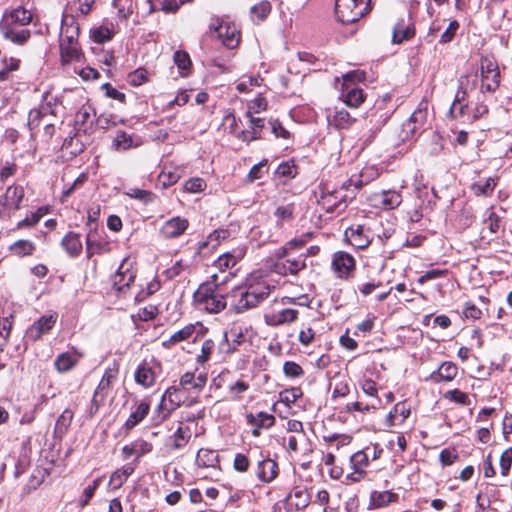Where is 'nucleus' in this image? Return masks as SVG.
I'll list each match as a JSON object with an SVG mask.
<instances>
[{
	"label": "nucleus",
	"mask_w": 512,
	"mask_h": 512,
	"mask_svg": "<svg viewBox=\"0 0 512 512\" xmlns=\"http://www.w3.org/2000/svg\"><path fill=\"white\" fill-rule=\"evenodd\" d=\"M271 291V286L261 275L250 274L244 284L235 287L231 291L233 302L231 307L237 313H243L256 307L266 299Z\"/></svg>",
	"instance_id": "nucleus-1"
},
{
	"label": "nucleus",
	"mask_w": 512,
	"mask_h": 512,
	"mask_svg": "<svg viewBox=\"0 0 512 512\" xmlns=\"http://www.w3.org/2000/svg\"><path fill=\"white\" fill-rule=\"evenodd\" d=\"M33 13L19 6L11 11H6L0 21V31L6 40H9L17 45L25 44L31 37L30 31H22L20 34H13L10 25L26 26L32 22Z\"/></svg>",
	"instance_id": "nucleus-2"
},
{
	"label": "nucleus",
	"mask_w": 512,
	"mask_h": 512,
	"mask_svg": "<svg viewBox=\"0 0 512 512\" xmlns=\"http://www.w3.org/2000/svg\"><path fill=\"white\" fill-rule=\"evenodd\" d=\"M213 281L202 283L194 293V302L199 309L209 313H219L226 308L225 296L218 290L217 275Z\"/></svg>",
	"instance_id": "nucleus-3"
},
{
	"label": "nucleus",
	"mask_w": 512,
	"mask_h": 512,
	"mask_svg": "<svg viewBox=\"0 0 512 512\" xmlns=\"http://www.w3.org/2000/svg\"><path fill=\"white\" fill-rule=\"evenodd\" d=\"M197 475L203 479L217 481L220 474L219 457L216 451L200 449L196 455Z\"/></svg>",
	"instance_id": "nucleus-4"
},
{
	"label": "nucleus",
	"mask_w": 512,
	"mask_h": 512,
	"mask_svg": "<svg viewBox=\"0 0 512 512\" xmlns=\"http://www.w3.org/2000/svg\"><path fill=\"white\" fill-rule=\"evenodd\" d=\"M368 11L366 0H336L335 15L343 24H351L358 21Z\"/></svg>",
	"instance_id": "nucleus-5"
},
{
	"label": "nucleus",
	"mask_w": 512,
	"mask_h": 512,
	"mask_svg": "<svg viewBox=\"0 0 512 512\" xmlns=\"http://www.w3.org/2000/svg\"><path fill=\"white\" fill-rule=\"evenodd\" d=\"M135 262L130 257L123 259L116 273L112 277V289L118 295H125L126 290L134 283L136 278Z\"/></svg>",
	"instance_id": "nucleus-6"
},
{
	"label": "nucleus",
	"mask_w": 512,
	"mask_h": 512,
	"mask_svg": "<svg viewBox=\"0 0 512 512\" xmlns=\"http://www.w3.org/2000/svg\"><path fill=\"white\" fill-rule=\"evenodd\" d=\"M25 196L21 185L8 186L5 193L0 195V218L10 219L13 212L20 208Z\"/></svg>",
	"instance_id": "nucleus-7"
},
{
	"label": "nucleus",
	"mask_w": 512,
	"mask_h": 512,
	"mask_svg": "<svg viewBox=\"0 0 512 512\" xmlns=\"http://www.w3.org/2000/svg\"><path fill=\"white\" fill-rule=\"evenodd\" d=\"M118 372V368L115 365L113 367L106 368L102 379L93 394L91 401V413L96 412L104 403L106 397L111 391L112 382L117 378Z\"/></svg>",
	"instance_id": "nucleus-8"
},
{
	"label": "nucleus",
	"mask_w": 512,
	"mask_h": 512,
	"mask_svg": "<svg viewBox=\"0 0 512 512\" xmlns=\"http://www.w3.org/2000/svg\"><path fill=\"white\" fill-rule=\"evenodd\" d=\"M210 30H215L217 37L227 48L233 49L238 45L239 31L233 23L216 18L212 20Z\"/></svg>",
	"instance_id": "nucleus-9"
},
{
	"label": "nucleus",
	"mask_w": 512,
	"mask_h": 512,
	"mask_svg": "<svg viewBox=\"0 0 512 512\" xmlns=\"http://www.w3.org/2000/svg\"><path fill=\"white\" fill-rule=\"evenodd\" d=\"M482 89L494 92L500 84V72L495 59L483 57L481 59Z\"/></svg>",
	"instance_id": "nucleus-10"
},
{
	"label": "nucleus",
	"mask_w": 512,
	"mask_h": 512,
	"mask_svg": "<svg viewBox=\"0 0 512 512\" xmlns=\"http://www.w3.org/2000/svg\"><path fill=\"white\" fill-rule=\"evenodd\" d=\"M354 257L344 251H337L332 255L331 270L337 278L348 279L355 270Z\"/></svg>",
	"instance_id": "nucleus-11"
},
{
	"label": "nucleus",
	"mask_w": 512,
	"mask_h": 512,
	"mask_svg": "<svg viewBox=\"0 0 512 512\" xmlns=\"http://www.w3.org/2000/svg\"><path fill=\"white\" fill-rule=\"evenodd\" d=\"M189 227L188 219L180 216L172 217L166 220L160 230L159 235L165 240L177 239L182 236Z\"/></svg>",
	"instance_id": "nucleus-12"
},
{
	"label": "nucleus",
	"mask_w": 512,
	"mask_h": 512,
	"mask_svg": "<svg viewBox=\"0 0 512 512\" xmlns=\"http://www.w3.org/2000/svg\"><path fill=\"white\" fill-rule=\"evenodd\" d=\"M79 35L80 27L75 17L73 15L64 14L62 16L58 42L80 44Z\"/></svg>",
	"instance_id": "nucleus-13"
},
{
	"label": "nucleus",
	"mask_w": 512,
	"mask_h": 512,
	"mask_svg": "<svg viewBox=\"0 0 512 512\" xmlns=\"http://www.w3.org/2000/svg\"><path fill=\"white\" fill-rule=\"evenodd\" d=\"M346 199L343 194V189L334 191H323L318 204L328 213L339 211L346 207Z\"/></svg>",
	"instance_id": "nucleus-14"
},
{
	"label": "nucleus",
	"mask_w": 512,
	"mask_h": 512,
	"mask_svg": "<svg viewBox=\"0 0 512 512\" xmlns=\"http://www.w3.org/2000/svg\"><path fill=\"white\" fill-rule=\"evenodd\" d=\"M56 321L57 315L55 313L40 317L27 329L26 337L33 342L39 340L54 327Z\"/></svg>",
	"instance_id": "nucleus-15"
},
{
	"label": "nucleus",
	"mask_w": 512,
	"mask_h": 512,
	"mask_svg": "<svg viewBox=\"0 0 512 512\" xmlns=\"http://www.w3.org/2000/svg\"><path fill=\"white\" fill-rule=\"evenodd\" d=\"M255 474L259 481L268 484L277 478L279 474V466L275 460L267 456L266 458L258 461Z\"/></svg>",
	"instance_id": "nucleus-16"
},
{
	"label": "nucleus",
	"mask_w": 512,
	"mask_h": 512,
	"mask_svg": "<svg viewBox=\"0 0 512 512\" xmlns=\"http://www.w3.org/2000/svg\"><path fill=\"white\" fill-rule=\"evenodd\" d=\"M371 200L375 207L383 210H392L402 203V195L395 190H385L374 194Z\"/></svg>",
	"instance_id": "nucleus-17"
},
{
	"label": "nucleus",
	"mask_w": 512,
	"mask_h": 512,
	"mask_svg": "<svg viewBox=\"0 0 512 512\" xmlns=\"http://www.w3.org/2000/svg\"><path fill=\"white\" fill-rule=\"evenodd\" d=\"M59 43L60 63L62 66L78 63L84 59V53L80 44Z\"/></svg>",
	"instance_id": "nucleus-18"
},
{
	"label": "nucleus",
	"mask_w": 512,
	"mask_h": 512,
	"mask_svg": "<svg viewBox=\"0 0 512 512\" xmlns=\"http://www.w3.org/2000/svg\"><path fill=\"white\" fill-rule=\"evenodd\" d=\"M264 318L267 325L277 327L295 322L298 318V311L295 309L285 308L266 314Z\"/></svg>",
	"instance_id": "nucleus-19"
},
{
	"label": "nucleus",
	"mask_w": 512,
	"mask_h": 512,
	"mask_svg": "<svg viewBox=\"0 0 512 512\" xmlns=\"http://www.w3.org/2000/svg\"><path fill=\"white\" fill-rule=\"evenodd\" d=\"M246 250L243 247L236 248L231 252H226L218 257L217 260L214 261V266L221 272H224L228 269H231L236 266V264L243 259L245 256Z\"/></svg>",
	"instance_id": "nucleus-20"
},
{
	"label": "nucleus",
	"mask_w": 512,
	"mask_h": 512,
	"mask_svg": "<svg viewBox=\"0 0 512 512\" xmlns=\"http://www.w3.org/2000/svg\"><path fill=\"white\" fill-rule=\"evenodd\" d=\"M81 357L82 354L78 353L74 348L71 351L63 352L54 361L55 369L59 373H66L77 365Z\"/></svg>",
	"instance_id": "nucleus-21"
},
{
	"label": "nucleus",
	"mask_w": 512,
	"mask_h": 512,
	"mask_svg": "<svg viewBox=\"0 0 512 512\" xmlns=\"http://www.w3.org/2000/svg\"><path fill=\"white\" fill-rule=\"evenodd\" d=\"M152 444L143 440L138 439L128 445H125L122 450V458L124 460L129 459L132 456L136 457V460H138L140 457L150 453L152 451Z\"/></svg>",
	"instance_id": "nucleus-22"
},
{
	"label": "nucleus",
	"mask_w": 512,
	"mask_h": 512,
	"mask_svg": "<svg viewBox=\"0 0 512 512\" xmlns=\"http://www.w3.org/2000/svg\"><path fill=\"white\" fill-rule=\"evenodd\" d=\"M181 387L171 386L169 387L163 394V400H167L169 403V408H167V413H164L159 422L164 421L168 418L170 413L177 409L184 402V393Z\"/></svg>",
	"instance_id": "nucleus-23"
},
{
	"label": "nucleus",
	"mask_w": 512,
	"mask_h": 512,
	"mask_svg": "<svg viewBox=\"0 0 512 512\" xmlns=\"http://www.w3.org/2000/svg\"><path fill=\"white\" fill-rule=\"evenodd\" d=\"M207 382V373L200 372L195 375L194 372H186L180 378V387L183 390H195L200 392Z\"/></svg>",
	"instance_id": "nucleus-24"
},
{
	"label": "nucleus",
	"mask_w": 512,
	"mask_h": 512,
	"mask_svg": "<svg viewBox=\"0 0 512 512\" xmlns=\"http://www.w3.org/2000/svg\"><path fill=\"white\" fill-rule=\"evenodd\" d=\"M192 437V432L189 426L180 424L176 431L169 437L168 447L177 451L184 448Z\"/></svg>",
	"instance_id": "nucleus-25"
},
{
	"label": "nucleus",
	"mask_w": 512,
	"mask_h": 512,
	"mask_svg": "<svg viewBox=\"0 0 512 512\" xmlns=\"http://www.w3.org/2000/svg\"><path fill=\"white\" fill-rule=\"evenodd\" d=\"M310 494L305 487L296 486L286 497L288 505L294 506L297 510L306 508L310 503Z\"/></svg>",
	"instance_id": "nucleus-26"
},
{
	"label": "nucleus",
	"mask_w": 512,
	"mask_h": 512,
	"mask_svg": "<svg viewBox=\"0 0 512 512\" xmlns=\"http://www.w3.org/2000/svg\"><path fill=\"white\" fill-rule=\"evenodd\" d=\"M275 267L276 271L280 274L290 273L296 275L306 267V258L303 255L287 258L284 262L277 263Z\"/></svg>",
	"instance_id": "nucleus-27"
},
{
	"label": "nucleus",
	"mask_w": 512,
	"mask_h": 512,
	"mask_svg": "<svg viewBox=\"0 0 512 512\" xmlns=\"http://www.w3.org/2000/svg\"><path fill=\"white\" fill-rule=\"evenodd\" d=\"M398 501V494L390 491H374L370 495L369 508L379 509Z\"/></svg>",
	"instance_id": "nucleus-28"
},
{
	"label": "nucleus",
	"mask_w": 512,
	"mask_h": 512,
	"mask_svg": "<svg viewBox=\"0 0 512 512\" xmlns=\"http://www.w3.org/2000/svg\"><path fill=\"white\" fill-rule=\"evenodd\" d=\"M115 35V28L112 23H103L90 29V38L93 42L103 44L110 41Z\"/></svg>",
	"instance_id": "nucleus-29"
},
{
	"label": "nucleus",
	"mask_w": 512,
	"mask_h": 512,
	"mask_svg": "<svg viewBox=\"0 0 512 512\" xmlns=\"http://www.w3.org/2000/svg\"><path fill=\"white\" fill-rule=\"evenodd\" d=\"M141 139L138 136L127 134L126 132H118L112 141V148L116 151H126L133 147L141 145Z\"/></svg>",
	"instance_id": "nucleus-30"
},
{
	"label": "nucleus",
	"mask_w": 512,
	"mask_h": 512,
	"mask_svg": "<svg viewBox=\"0 0 512 512\" xmlns=\"http://www.w3.org/2000/svg\"><path fill=\"white\" fill-rule=\"evenodd\" d=\"M192 0H148L149 11H163L165 13H175L181 5L189 3Z\"/></svg>",
	"instance_id": "nucleus-31"
},
{
	"label": "nucleus",
	"mask_w": 512,
	"mask_h": 512,
	"mask_svg": "<svg viewBox=\"0 0 512 512\" xmlns=\"http://www.w3.org/2000/svg\"><path fill=\"white\" fill-rule=\"evenodd\" d=\"M150 410V405L147 402H140L135 405L128 419L126 420L124 427L127 430L133 429L136 425H138L144 418L148 415Z\"/></svg>",
	"instance_id": "nucleus-32"
},
{
	"label": "nucleus",
	"mask_w": 512,
	"mask_h": 512,
	"mask_svg": "<svg viewBox=\"0 0 512 512\" xmlns=\"http://www.w3.org/2000/svg\"><path fill=\"white\" fill-rule=\"evenodd\" d=\"M458 368L452 362H444L437 371L430 375V379L436 383L452 381L457 376Z\"/></svg>",
	"instance_id": "nucleus-33"
},
{
	"label": "nucleus",
	"mask_w": 512,
	"mask_h": 512,
	"mask_svg": "<svg viewBox=\"0 0 512 512\" xmlns=\"http://www.w3.org/2000/svg\"><path fill=\"white\" fill-rule=\"evenodd\" d=\"M341 99L347 106L357 108L364 102L365 95L362 89L348 86V89L343 87Z\"/></svg>",
	"instance_id": "nucleus-34"
},
{
	"label": "nucleus",
	"mask_w": 512,
	"mask_h": 512,
	"mask_svg": "<svg viewBox=\"0 0 512 512\" xmlns=\"http://www.w3.org/2000/svg\"><path fill=\"white\" fill-rule=\"evenodd\" d=\"M410 415V409L405 402L397 403L386 418L388 426L402 424Z\"/></svg>",
	"instance_id": "nucleus-35"
},
{
	"label": "nucleus",
	"mask_w": 512,
	"mask_h": 512,
	"mask_svg": "<svg viewBox=\"0 0 512 512\" xmlns=\"http://www.w3.org/2000/svg\"><path fill=\"white\" fill-rule=\"evenodd\" d=\"M61 245L67 254L71 257L78 256L82 251V242L80 235L75 232H69L61 241Z\"/></svg>",
	"instance_id": "nucleus-36"
},
{
	"label": "nucleus",
	"mask_w": 512,
	"mask_h": 512,
	"mask_svg": "<svg viewBox=\"0 0 512 512\" xmlns=\"http://www.w3.org/2000/svg\"><path fill=\"white\" fill-rule=\"evenodd\" d=\"M345 236L357 248H365L370 243L369 237L365 234V229L361 225L348 228Z\"/></svg>",
	"instance_id": "nucleus-37"
},
{
	"label": "nucleus",
	"mask_w": 512,
	"mask_h": 512,
	"mask_svg": "<svg viewBox=\"0 0 512 512\" xmlns=\"http://www.w3.org/2000/svg\"><path fill=\"white\" fill-rule=\"evenodd\" d=\"M327 119L331 125H334L338 129L348 128L354 122L350 113L343 108H335L333 114L329 113L327 115Z\"/></svg>",
	"instance_id": "nucleus-38"
},
{
	"label": "nucleus",
	"mask_w": 512,
	"mask_h": 512,
	"mask_svg": "<svg viewBox=\"0 0 512 512\" xmlns=\"http://www.w3.org/2000/svg\"><path fill=\"white\" fill-rule=\"evenodd\" d=\"M497 177H488L484 182H475L470 186L472 193L477 196L490 197L492 196L497 185Z\"/></svg>",
	"instance_id": "nucleus-39"
},
{
	"label": "nucleus",
	"mask_w": 512,
	"mask_h": 512,
	"mask_svg": "<svg viewBox=\"0 0 512 512\" xmlns=\"http://www.w3.org/2000/svg\"><path fill=\"white\" fill-rule=\"evenodd\" d=\"M135 465L128 463L121 468L114 471L110 477V485L113 489H119L128 479V477L134 472Z\"/></svg>",
	"instance_id": "nucleus-40"
},
{
	"label": "nucleus",
	"mask_w": 512,
	"mask_h": 512,
	"mask_svg": "<svg viewBox=\"0 0 512 512\" xmlns=\"http://www.w3.org/2000/svg\"><path fill=\"white\" fill-rule=\"evenodd\" d=\"M246 420L249 425L263 429H269L275 424V417L266 412H259L257 414L249 413L246 415Z\"/></svg>",
	"instance_id": "nucleus-41"
},
{
	"label": "nucleus",
	"mask_w": 512,
	"mask_h": 512,
	"mask_svg": "<svg viewBox=\"0 0 512 512\" xmlns=\"http://www.w3.org/2000/svg\"><path fill=\"white\" fill-rule=\"evenodd\" d=\"M195 331L194 325H187L183 327L182 329L174 332L169 339L163 342V345L167 348H170L184 340H187L192 336V334Z\"/></svg>",
	"instance_id": "nucleus-42"
},
{
	"label": "nucleus",
	"mask_w": 512,
	"mask_h": 512,
	"mask_svg": "<svg viewBox=\"0 0 512 512\" xmlns=\"http://www.w3.org/2000/svg\"><path fill=\"white\" fill-rule=\"evenodd\" d=\"M311 236L312 235L310 233H306V234H302L301 236L290 240L289 242H287L283 247H281L277 251V255L280 258H282V257L287 256L288 252L290 250H296V249L302 248L307 243V241L311 238Z\"/></svg>",
	"instance_id": "nucleus-43"
},
{
	"label": "nucleus",
	"mask_w": 512,
	"mask_h": 512,
	"mask_svg": "<svg viewBox=\"0 0 512 512\" xmlns=\"http://www.w3.org/2000/svg\"><path fill=\"white\" fill-rule=\"evenodd\" d=\"M9 250L15 256L24 257L33 254L35 245L29 240L21 239L11 244Z\"/></svg>",
	"instance_id": "nucleus-44"
},
{
	"label": "nucleus",
	"mask_w": 512,
	"mask_h": 512,
	"mask_svg": "<svg viewBox=\"0 0 512 512\" xmlns=\"http://www.w3.org/2000/svg\"><path fill=\"white\" fill-rule=\"evenodd\" d=\"M135 381L144 387H150L155 382V373L150 367L141 365L136 370Z\"/></svg>",
	"instance_id": "nucleus-45"
},
{
	"label": "nucleus",
	"mask_w": 512,
	"mask_h": 512,
	"mask_svg": "<svg viewBox=\"0 0 512 512\" xmlns=\"http://www.w3.org/2000/svg\"><path fill=\"white\" fill-rule=\"evenodd\" d=\"M295 207L293 204L278 206L274 211L277 226H282L284 222H289L294 218Z\"/></svg>",
	"instance_id": "nucleus-46"
},
{
	"label": "nucleus",
	"mask_w": 512,
	"mask_h": 512,
	"mask_svg": "<svg viewBox=\"0 0 512 512\" xmlns=\"http://www.w3.org/2000/svg\"><path fill=\"white\" fill-rule=\"evenodd\" d=\"M413 34L414 30L405 25L403 21H400L394 27L392 41L395 44H400L404 40L411 38Z\"/></svg>",
	"instance_id": "nucleus-47"
},
{
	"label": "nucleus",
	"mask_w": 512,
	"mask_h": 512,
	"mask_svg": "<svg viewBox=\"0 0 512 512\" xmlns=\"http://www.w3.org/2000/svg\"><path fill=\"white\" fill-rule=\"evenodd\" d=\"M107 246L108 244L106 242L94 239V236L91 232L87 234L86 250L88 257H91L94 254H101L106 252Z\"/></svg>",
	"instance_id": "nucleus-48"
},
{
	"label": "nucleus",
	"mask_w": 512,
	"mask_h": 512,
	"mask_svg": "<svg viewBox=\"0 0 512 512\" xmlns=\"http://www.w3.org/2000/svg\"><path fill=\"white\" fill-rule=\"evenodd\" d=\"M449 115L451 118L461 120L462 122L471 120L468 114V103L460 104L453 102L449 109Z\"/></svg>",
	"instance_id": "nucleus-49"
},
{
	"label": "nucleus",
	"mask_w": 512,
	"mask_h": 512,
	"mask_svg": "<svg viewBox=\"0 0 512 512\" xmlns=\"http://www.w3.org/2000/svg\"><path fill=\"white\" fill-rule=\"evenodd\" d=\"M49 108L46 106H42L40 108L31 109L28 114V126L30 130L37 128L42 120V118L48 115Z\"/></svg>",
	"instance_id": "nucleus-50"
},
{
	"label": "nucleus",
	"mask_w": 512,
	"mask_h": 512,
	"mask_svg": "<svg viewBox=\"0 0 512 512\" xmlns=\"http://www.w3.org/2000/svg\"><path fill=\"white\" fill-rule=\"evenodd\" d=\"M149 80V73L145 68H138L127 76V81L130 85L137 87Z\"/></svg>",
	"instance_id": "nucleus-51"
},
{
	"label": "nucleus",
	"mask_w": 512,
	"mask_h": 512,
	"mask_svg": "<svg viewBox=\"0 0 512 512\" xmlns=\"http://www.w3.org/2000/svg\"><path fill=\"white\" fill-rule=\"evenodd\" d=\"M469 77L468 75H462L460 76L458 80V90L456 92L454 101L455 103H468V93H467V84H468Z\"/></svg>",
	"instance_id": "nucleus-52"
},
{
	"label": "nucleus",
	"mask_w": 512,
	"mask_h": 512,
	"mask_svg": "<svg viewBox=\"0 0 512 512\" xmlns=\"http://www.w3.org/2000/svg\"><path fill=\"white\" fill-rule=\"evenodd\" d=\"M267 107V100L261 95H258L256 98H254L248 103V110L245 115L246 117H250V115H252L253 113L257 114L265 111Z\"/></svg>",
	"instance_id": "nucleus-53"
},
{
	"label": "nucleus",
	"mask_w": 512,
	"mask_h": 512,
	"mask_svg": "<svg viewBox=\"0 0 512 512\" xmlns=\"http://www.w3.org/2000/svg\"><path fill=\"white\" fill-rule=\"evenodd\" d=\"M444 398L463 406H468L471 404L468 394L458 389L447 391L444 394Z\"/></svg>",
	"instance_id": "nucleus-54"
},
{
	"label": "nucleus",
	"mask_w": 512,
	"mask_h": 512,
	"mask_svg": "<svg viewBox=\"0 0 512 512\" xmlns=\"http://www.w3.org/2000/svg\"><path fill=\"white\" fill-rule=\"evenodd\" d=\"M369 119V131L371 132L368 136L367 140H371L376 132L380 130V128L386 123L387 119L389 118V115L387 113L381 114L379 117H376V115L371 114Z\"/></svg>",
	"instance_id": "nucleus-55"
},
{
	"label": "nucleus",
	"mask_w": 512,
	"mask_h": 512,
	"mask_svg": "<svg viewBox=\"0 0 512 512\" xmlns=\"http://www.w3.org/2000/svg\"><path fill=\"white\" fill-rule=\"evenodd\" d=\"M126 194L131 198L140 200L144 204L151 203L155 198V195L151 191L139 188H130Z\"/></svg>",
	"instance_id": "nucleus-56"
},
{
	"label": "nucleus",
	"mask_w": 512,
	"mask_h": 512,
	"mask_svg": "<svg viewBox=\"0 0 512 512\" xmlns=\"http://www.w3.org/2000/svg\"><path fill=\"white\" fill-rule=\"evenodd\" d=\"M303 395L301 388L293 387L291 389H286L280 393L281 402L285 403L287 406L294 404L299 398Z\"/></svg>",
	"instance_id": "nucleus-57"
},
{
	"label": "nucleus",
	"mask_w": 512,
	"mask_h": 512,
	"mask_svg": "<svg viewBox=\"0 0 512 512\" xmlns=\"http://www.w3.org/2000/svg\"><path fill=\"white\" fill-rule=\"evenodd\" d=\"M214 342L211 339H206L201 346L200 354L196 358V362L199 365H204L210 359V356L214 350Z\"/></svg>",
	"instance_id": "nucleus-58"
},
{
	"label": "nucleus",
	"mask_w": 512,
	"mask_h": 512,
	"mask_svg": "<svg viewBox=\"0 0 512 512\" xmlns=\"http://www.w3.org/2000/svg\"><path fill=\"white\" fill-rule=\"evenodd\" d=\"M160 288V281L156 278L152 279L150 282L147 283L146 289H142L140 292H138L135 296L136 302H142L150 295L154 294L156 291H158Z\"/></svg>",
	"instance_id": "nucleus-59"
},
{
	"label": "nucleus",
	"mask_w": 512,
	"mask_h": 512,
	"mask_svg": "<svg viewBox=\"0 0 512 512\" xmlns=\"http://www.w3.org/2000/svg\"><path fill=\"white\" fill-rule=\"evenodd\" d=\"M261 82L262 79L259 77H243L236 83V89L241 93L248 92L251 87L260 86Z\"/></svg>",
	"instance_id": "nucleus-60"
},
{
	"label": "nucleus",
	"mask_w": 512,
	"mask_h": 512,
	"mask_svg": "<svg viewBox=\"0 0 512 512\" xmlns=\"http://www.w3.org/2000/svg\"><path fill=\"white\" fill-rule=\"evenodd\" d=\"M369 464V457L366 451H358L350 457L351 468H358V470H364Z\"/></svg>",
	"instance_id": "nucleus-61"
},
{
	"label": "nucleus",
	"mask_w": 512,
	"mask_h": 512,
	"mask_svg": "<svg viewBox=\"0 0 512 512\" xmlns=\"http://www.w3.org/2000/svg\"><path fill=\"white\" fill-rule=\"evenodd\" d=\"M72 419L73 412L69 409L64 410L56 421L55 430L64 433L70 426Z\"/></svg>",
	"instance_id": "nucleus-62"
},
{
	"label": "nucleus",
	"mask_w": 512,
	"mask_h": 512,
	"mask_svg": "<svg viewBox=\"0 0 512 512\" xmlns=\"http://www.w3.org/2000/svg\"><path fill=\"white\" fill-rule=\"evenodd\" d=\"M271 12V4L268 1H261L251 7V14L256 16L258 20L262 21Z\"/></svg>",
	"instance_id": "nucleus-63"
},
{
	"label": "nucleus",
	"mask_w": 512,
	"mask_h": 512,
	"mask_svg": "<svg viewBox=\"0 0 512 512\" xmlns=\"http://www.w3.org/2000/svg\"><path fill=\"white\" fill-rule=\"evenodd\" d=\"M512 465V447L507 448L500 456V471L502 476H507Z\"/></svg>",
	"instance_id": "nucleus-64"
}]
</instances>
